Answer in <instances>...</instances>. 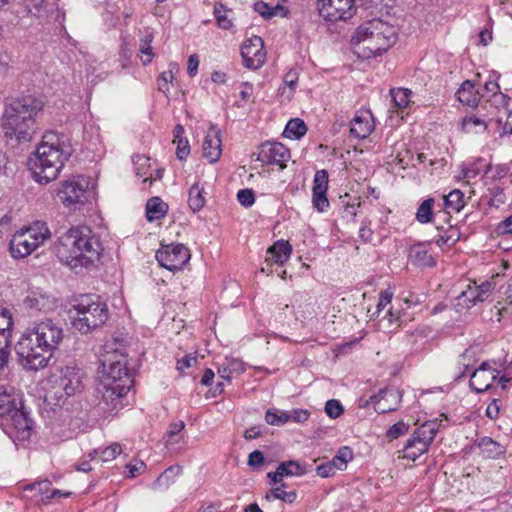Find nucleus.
Here are the masks:
<instances>
[{
    "label": "nucleus",
    "instance_id": "nucleus-19",
    "mask_svg": "<svg viewBox=\"0 0 512 512\" xmlns=\"http://www.w3.org/2000/svg\"><path fill=\"white\" fill-rule=\"evenodd\" d=\"M496 378L497 372L483 363L472 373L469 385L476 393H482L492 386Z\"/></svg>",
    "mask_w": 512,
    "mask_h": 512
},
{
    "label": "nucleus",
    "instance_id": "nucleus-23",
    "mask_svg": "<svg viewBox=\"0 0 512 512\" xmlns=\"http://www.w3.org/2000/svg\"><path fill=\"white\" fill-rule=\"evenodd\" d=\"M292 247L288 241L278 240L267 250L266 263L283 265L290 258Z\"/></svg>",
    "mask_w": 512,
    "mask_h": 512
},
{
    "label": "nucleus",
    "instance_id": "nucleus-55",
    "mask_svg": "<svg viewBox=\"0 0 512 512\" xmlns=\"http://www.w3.org/2000/svg\"><path fill=\"white\" fill-rule=\"evenodd\" d=\"M495 232L497 235H512V214L497 224Z\"/></svg>",
    "mask_w": 512,
    "mask_h": 512
},
{
    "label": "nucleus",
    "instance_id": "nucleus-47",
    "mask_svg": "<svg viewBox=\"0 0 512 512\" xmlns=\"http://www.w3.org/2000/svg\"><path fill=\"white\" fill-rule=\"evenodd\" d=\"M325 412L330 418L336 419L344 413V408L340 401L330 399L325 404Z\"/></svg>",
    "mask_w": 512,
    "mask_h": 512
},
{
    "label": "nucleus",
    "instance_id": "nucleus-2",
    "mask_svg": "<svg viewBox=\"0 0 512 512\" xmlns=\"http://www.w3.org/2000/svg\"><path fill=\"white\" fill-rule=\"evenodd\" d=\"M127 365V353L122 341L113 339L107 342L102 360L103 376L97 387L102 410L113 412L124 406V398L133 386V377Z\"/></svg>",
    "mask_w": 512,
    "mask_h": 512
},
{
    "label": "nucleus",
    "instance_id": "nucleus-60",
    "mask_svg": "<svg viewBox=\"0 0 512 512\" xmlns=\"http://www.w3.org/2000/svg\"><path fill=\"white\" fill-rule=\"evenodd\" d=\"M264 464V455L261 451L255 450L248 456V465L253 468H258Z\"/></svg>",
    "mask_w": 512,
    "mask_h": 512
},
{
    "label": "nucleus",
    "instance_id": "nucleus-56",
    "mask_svg": "<svg viewBox=\"0 0 512 512\" xmlns=\"http://www.w3.org/2000/svg\"><path fill=\"white\" fill-rule=\"evenodd\" d=\"M336 459L340 460V467H346L347 463L353 459V452L350 447H341L337 454Z\"/></svg>",
    "mask_w": 512,
    "mask_h": 512
},
{
    "label": "nucleus",
    "instance_id": "nucleus-38",
    "mask_svg": "<svg viewBox=\"0 0 512 512\" xmlns=\"http://www.w3.org/2000/svg\"><path fill=\"white\" fill-rule=\"evenodd\" d=\"M488 102L490 103L491 106H494L496 109H504L508 118L511 116L512 99L508 95L502 92L495 93L494 95H490Z\"/></svg>",
    "mask_w": 512,
    "mask_h": 512
},
{
    "label": "nucleus",
    "instance_id": "nucleus-45",
    "mask_svg": "<svg viewBox=\"0 0 512 512\" xmlns=\"http://www.w3.org/2000/svg\"><path fill=\"white\" fill-rule=\"evenodd\" d=\"M11 343V338L0 337V370H2L8 363Z\"/></svg>",
    "mask_w": 512,
    "mask_h": 512
},
{
    "label": "nucleus",
    "instance_id": "nucleus-8",
    "mask_svg": "<svg viewBox=\"0 0 512 512\" xmlns=\"http://www.w3.org/2000/svg\"><path fill=\"white\" fill-rule=\"evenodd\" d=\"M0 417L19 434L18 437H29L33 422L24 410L22 399L13 388L0 386Z\"/></svg>",
    "mask_w": 512,
    "mask_h": 512
},
{
    "label": "nucleus",
    "instance_id": "nucleus-5",
    "mask_svg": "<svg viewBox=\"0 0 512 512\" xmlns=\"http://www.w3.org/2000/svg\"><path fill=\"white\" fill-rule=\"evenodd\" d=\"M43 102L31 95L12 99L2 116V129L7 138L28 142L37 130L36 117Z\"/></svg>",
    "mask_w": 512,
    "mask_h": 512
},
{
    "label": "nucleus",
    "instance_id": "nucleus-61",
    "mask_svg": "<svg viewBox=\"0 0 512 512\" xmlns=\"http://www.w3.org/2000/svg\"><path fill=\"white\" fill-rule=\"evenodd\" d=\"M254 10L265 19H271L273 17V13L270 12V6L263 1L256 2L254 4Z\"/></svg>",
    "mask_w": 512,
    "mask_h": 512
},
{
    "label": "nucleus",
    "instance_id": "nucleus-28",
    "mask_svg": "<svg viewBox=\"0 0 512 512\" xmlns=\"http://www.w3.org/2000/svg\"><path fill=\"white\" fill-rule=\"evenodd\" d=\"M168 205L160 197H152L146 204V217L149 222L159 220L167 214Z\"/></svg>",
    "mask_w": 512,
    "mask_h": 512
},
{
    "label": "nucleus",
    "instance_id": "nucleus-37",
    "mask_svg": "<svg viewBox=\"0 0 512 512\" xmlns=\"http://www.w3.org/2000/svg\"><path fill=\"white\" fill-rule=\"evenodd\" d=\"M13 325L14 321L10 310L0 307V337L12 339Z\"/></svg>",
    "mask_w": 512,
    "mask_h": 512
},
{
    "label": "nucleus",
    "instance_id": "nucleus-20",
    "mask_svg": "<svg viewBox=\"0 0 512 512\" xmlns=\"http://www.w3.org/2000/svg\"><path fill=\"white\" fill-rule=\"evenodd\" d=\"M203 156L210 162L215 163L219 160L222 147L220 131L211 127L203 141Z\"/></svg>",
    "mask_w": 512,
    "mask_h": 512
},
{
    "label": "nucleus",
    "instance_id": "nucleus-11",
    "mask_svg": "<svg viewBox=\"0 0 512 512\" xmlns=\"http://www.w3.org/2000/svg\"><path fill=\"white\" fill-rule=\"evenodd\" d=\"M438 432L436 422H425L418 427L404 446V458L415 461L426 453Z\"/></svg>",
    "mask_w": 512,
    "mask_h": 512
},
{
    "label": "nucleus",
    "instance_id": "nucleus-64",
    "mask_svg": "<svg viewBox=\"0 0 512 512\" xmlns=\"http://www.w3.org/2000/svg\"><path fill=\"white\" fill-rule=\"evenodd\" d=\"M199 66V59L196 54H192L189 56L188 65H187V73L189 76L193 77L196 75Z\"/></svg>",
    "mask_w": 512,
    "mask_h": 512
},
{
    "label": "nucleus",
    "instance_id": "nucleus-53",
    "mask_svg": "<svg viewBox=\"0 0 512 512\" xmlns=\"http://www.w3.org/2000/svg\"><path fill=\"white\" fill-rule=\"evenodd\" d=\"M237 200L244 207H250L255 202L254 193L251 189H241L237 193Z\"/></svg>",
    "mask_w": 512,
    "mask_h": 512
},
{
    "label": "nucleus",
    "instance_id": "nucleus-32",
    "mask_svg": "<svg viewBox=\"0 0 512 512\" xmlns=\"http://www.w3.org/2000/svg\"><path fill=\"white\" fill-rule=\"evenodd\" d=\"M307 132V126L305 122L301 119H291L288 121L283 135L290 139H300L303 137Z\"/></svg>",
    "mask_w": 512,
    "mask_h": 512
},
{
    "label": "nucleus",
    "instance_id": "nucleus-57",
    "mask_svg": "<svg viewBox=\"0 0 512 512\" xmlns=\"http://www.w3.org/2000/svg\"><path fill=\"white\" fill-rule=\"evenodd\" d=\"M177 144L176 156L179 160H184L190 153V146L187 139H180L175 142Z\"/></svg>",
    "mask_w": 512,
    "mask_h": 512
},
{
    "label": "nucleus",
    "instance_id": "nucleus-7",
    "mask_svg": "<svg viewBox=\"0 0 512 512\" xmlns=\"http://www.w3.org/2000/svg\"><path fill=\"white\" fill-rule=\"evenodd\" d=\"M72 326L82 334L103 326L108 320L107 304L96 295H85L73 306Z\"/></svg>",
    "mask_w": 512,
    "mask_h": 512
},
{
    "label": "nucleus",
    "instance_id": "nucleus-50",
    "mask_svg": "<svg viewBox=\"0 0 512 512\" xmlns=\"http://www.w3.org/2000/svg\"><path fill=\"white\" fill-rule=\"evenodd\" d=\"M469 356V352L467 351V349L458 357V360H457V370L458 371H454V379L455 380H460L462 379L463 377H465L466 375V372H467V368H468V363H467V357Z\"/></svg>",
    "mask_w": 512,
    "mask_h": 512
},
{
    "label": "nucleus",
    "instance_id": "nucleus-39",
    "mask_svg": "<svg viewBox=\"0 0 512 512\" xmlns=\"http://www.w3.org/2000/svg\"><path fill=\"white\" fill-rule=\"evenodd\" d=\"M153 41V35L147 34L140 40L139 52L141 54V61L143 65L151 63L153 59V52L151 43Z\"/></svg>",
    "mask_w": 512,
    "mask_h": 512
},
{
    "label": "nucleus",
    "instance_id": "nucleus-26",
    "mask_svg": "<svg viewBox=\"0 0 512 512\" xmlns=\"http://www.w3.org/2000/svg\"><path fill=\"white\" fill-rule=\"evenodd\" d=\"M477 447L480 450V454L484 458L494 459L505 453V448L500 443L494 441L490 437H482L477 443Z\"/></svg>",
    "mask_w": 512,
    "mask_h": 512
},
{
    "label": "nucleus",
    "instance_id": "nucleus-15",
    "mask_svg": "<svg viewBox=\"0 0 512 512\" xmlns=\"http://www.w3.org/2000/svg\"><path fill=\"white\" fill-rule=\"evenodd\" d=\"M241 56L243 65L252 70H257L263 66L266 60V52L261 37L252 36L247 39L241 47Z\"/></svg>",
    "mask_w": 512,
    "mask_h": 512
},
{
    "label": "nucleus",
    "instance_id": "nucleus-33",
    "mask_svg": "<svg viewBox=\"0 0 512 512\" xmlns=\"http://www.w3.org/2000/svg\"><path fill=\"white\" fill-rule=\"evenodd\" d=\"M434 203V198H427L419 205L415 214L416 220L419 223L426 224L432 222Z\"/></svg>",
    "mask_w": 512,
    "mask_h": 512
},
{
    "label": "nucleus",
    "instance_id": "nucleus-31",
    "mask_svg": "<svg viewBox=\"0 0 512 512\" xmlns=\"http://www.w3.org/2000/svg\"><path fill=\"white\" fill-rule=\"evenodd\" d=\"M444 205L449 212H460L465 206L464 194L459 189L452 190L444 196Z\"/></svg>",
    "mask_w": 512,
    "mask_h": 512
},
{
    "label": "nucleus",
    "instance_id": "nucleus-42",
    "mask_svg": "<svg viewBox=\"0 0 512 512\" xmlns=\"http://www.w3.org/2000/svg\"><path fill=\"white\" fill-rule=\"evenodd\" d=\"M265 420L270 425L281 426L289 422L288 411H279L276 409H269L266 412Z\"/></svg>",
    "mask_w": 512,
    "mask_h": 512
},
{
    "label": "nucleus",
    "instance_id": "nucleus-22",
    "mask_svg": "<svg viewBox=\"0 0 512 512\" xmlns=\"http://www.w3.org/2000/svg\"><path fill=\"white\" fill-rule=\"evenodd\" d=\"M491 289L492 285L487 281L478 286H469L466 291L460 294L459 299L466 304L467 308H470L477 302H483L488 297Z\"/></svg>",
    "mask_w": 512,
    "mask_h": 512
},
{
    "label": "nucleus",
    "instance_id": "nucleus-17",
    "mask_svg": "<svg viewBox=\"0 0 512 512\" xmlns=\"http://www.w3.org/2000/svg\"><path fill=\"white\" fill-rule=\"evenodd\" d=\"M401 400L402 392L394 386L381 389L370 397V402L375 404V411L381 414L395 411Z\"/></svg>",
    "mask_w": 512,
    "mask_h": 512
},
{
    "label": "nucleus",
    "instance_id": "nucleus-43",
    "mask_svg": "<svg viewBox=\"0 0 512 512\" xmlns=\"http://www.w3.org/2000/svg\"><path fill=\"white\" fill-rule=\"evenodd\" d=\"M393 298V292L390 289H385L381 291L379 295L378 304L376 307V310L371 314L372 317L379 318L381 315L382 310L391 303V300Z\"/></svg>",
    "mask_w": 512,
    "mask_h": 512
},
{
    "label": "nucleus",
    "instance_id": "nucleus-1",
    "mask_svg": "<svg viewBox=\"0 0 512 512\" xmlns=\"http://www.w3.org/2000/svg\"><path fill=\"white\" fill-rule=\"evenodd\" d=\"M64 338L65 330L59 319L45 317L31 322L16 344L20 364L29 370L46 367Z\"/></svg>",
    "mask_w": 512,
    "mask_h": 512
},
{
    "label": "nucleus",
    "instance_id": "nucleus-58",
    "mask_svg": "<svg viewBox=\"0 0 512 512\" xmlns=\"http://www.w3.org/2000/svg\"><path fill=\"white\" fill-rule=\"evenodd\" d=\"M289 420L295 423H304L308 420L310 413L305 409H295L293 411L288 412Z\"/></svg>",
    "mask_w": 512,
    "mask_h": 512
},
{
    "label": "nucleus",
    "instance_id": "nucleus-21",
    "mask_svg": "<svg viewBox=\"0 0 512 512\" xmlns=\"http://www.w3.org/2000/svg\"><path fill=\"white\" fill-rule=\"evenodd\" d=\"M374 130L372 114L370 111H358L351 121L350 133L359 139L368 137Z\"/></svg>",
    "mask_w": 512,
    "mask_h": 512
},
{
    "label": "nucleus",
    "instance_id": "nucleus-12",
    "mask_svg": "<svg viewBox=\"0 0 512 512\" xmlns=\"http://www.w3.org/2000/svg\"><path fill=\"white\" fill-rule=\"evenodd\" d=\"M88 187V178L79 175L63 181L57 194L65 207L75 210L86 202Z\"/></svg>",
    "mask_w": 512,
    "mask_h": 512
},
{
    "label": "nucleus",
    "instance_id": "nucleus-62",
    "mask_svg": "<svg viewBox=\"0 0 512 512\" xmlns=\"http://www.w3.org/2000/svg\"><path fill=\"white\" fill-rule=\"evenodd\" d=\"M197 362V358L191 355H185L177 361V369L183 372Z\"/></svg>",
    "mask_w": 512,
    "mask_h": 512
},
{
    "label": "nucleus",
    "instance_id": "nucleus-16",
    "mask_svg": "<svg viewBox=\"0 0 512 512\" xmlns=\"http://www.w3.org/2000/svg\"><path fill=\"white\" fill-rule=\"evenodd\" d=\"M291 154L280 142H266L260 145L257 159L263 164L277 165L280 170L286 167Z\"/></svg>",
    "mask_w": 512,
    "mask_h": 512
},
{
    "label": "nucleus",
    "instance_id": "nucleus-36",
    "mask_svg": "<svg viewBox=\"0 0 512 512\" xmlns=\"http://www.w3.org/2000/svg\"><path fill=\"white\" fill-rule=\"evenodd\" d=\"M24 303L27 307L41 311L48 307L49 300L44 294L36 291H31L26 296Z\"/></svg>",
    "mask_w": 512,
    "mask_h": 512
},
{
    "label": "nucleus",
    "instance_id": "nucleus-35",
    "mask_svg": "<svg viewBox=\"0 0 512 512\" xmlns=\"http://www.w3.org/2000/svg\"><path fill=\"white\" fill-rule=\"evenodd\" d=\"M297 498V494L295 491H286L283 490L282 487H273L269 491L266 492L264 499L266 501H272L275 499L282 500L286 503H293Z\"/></svg>",
    "mask_w": 512,
    "mask_h": 512
},
{
    "label": "nucleus",
    "instance_id": "nucleus-59",
    "mask_svg": "<svg viewBox=\"0 0 512 512\" xmlns=\"http://www.w3.org/2000/svg\"><path fill=\"white\" fill-rule=\"evenodd\" d=\"M145 468H146V464L143 461H138L135 464H127L126 465L127 477L128 478H135L140 473H142Z\"/></svg>",
    "mask_w": 512,
    "mask_h": 512
},
{
    "label": "nucleus",
    "instance_id": "nucleus-9",
    "mask_svg": "<svg viewBox=\"0 0 512 512\" xmlns=\"http://www.w3.org/2000/svg\"><path fill=\"white\" fill-rule=\"evenodd\" d=\"M51 232L45 222L36 221L16 232L10 240L9 250L13 258H24L47 241Z\"/></svg>",
    "mask_w": 512,
    "mask_h": 512
},
{
    "label": "nucleus",
    "instance_id": "nucleus-29",
    "mask_svg": "<svg viewBox=\"0 0 512 512\" xmlns=\"http://www.w3.org/2000/svg\"><path fill=\"white\" fill-rule=\"evenodd\" d=\"M204 189L200 184L194 183L188 191V205L192 212H199L205 205Z\"/></svg>",
    "mask_w": 512,
    "mask_h": 512
},
{
    "label": "nucleus",
    "instance_id": "nucleus-52",
    "mask_svg": "<svg viewBox=\"0 0 512 512\" xmlns=\"http://www.w3.org/2000/svg\"><path fill=\"white\" fill-rule=\"evenodd\" d=\"M480 173V170L476 166V164H472L470 166L463 165L460 169L459 175L457 176L458 180H466L468 182L470 179L476 178Z\"/></svg>",
    "mask_w": 512,
    "mask_h": 512
},
{
    "label": "nucleus",
    "instance_id": "nucleus-54",
    "mask_svg": "<svg viewBox=\"0 0 512 512\" xmlns=\"http://www.w3.org/2000/svg\"><path fill=\"white\" fill-rule=\"evenodd\" d=\"M185 424L183 421H178L175 423H172L170 425V429L168 431V444H174L178 442V439L176 437L179 435V433L184 429Z\"/></svg>",
    "mask_w": 512,
    "mask_h": 512
},
{
    "label": "nucleus",
    "instance_id": "nucleus-4",
    "mask_svg": "<svg viewBox=\"0 0 512 512\" xmlns=\"http://www.w3.org/2000/svg\"><path fill=\"white\" fill-rule=\"evenodd\" d=\"M72 153L73 148L64 135L54 132L44 134L34 157L30 159L35 181L47 184L55 180Z\"/></svg>",
    "mask_w": 512,
    "mask_h": 512
},
{
    "label": "nucleus",
    "instance_id": "nucleus-30",
    "mask_svg": "<svg viewBox=\"0 0 512 512\" xmlns=\"http://www.w3.org/2000/svg\"><path fill=\"white\" fill-rule=\"evenodd\" d=\"M462 130L466 133H483L488 128V123L476 115L466 116L461 122Z\"/></svg>",
    "mask_w": 512,
    "mask_h": 512
},
{
    "label": "nucleus",
    "instance_id": "nucleus-14",
    "mask_svg": "<svg viewBox=\"0 0 512 512\" xmlns=\"http://www.w3.org/2000/svg\"><path fill=\"white\" fill-rule=\"evenodd\" d=\"M318 11L327 21H345L356 12L355 0H318Z\"/></svg>",
    "mask_w": 512,
    "mask_h": 512
},
{
    "label": "nucleus",
    "instance_id": "nucleus-24",
    "mask_svg": "<svg viewBox=\"0 0 512 512\" xmlns=\"http://www.w3.org/2000/svg\"><path fill=\"white\" fill-rule=\"evenodd\" d=\"M409 258L413 264L420 267H433L436 264L425 243L412 245L409 249Z\"/></svg>",
    "mask_w": 512,
    "mask_h": 512
},
{
    "label": "nucleus",
    "instance_id": "nucleus-18",
    "mask_svg": "<svg viewBox=\"0 0 512 512\" xmlns=\"http://www.w3.org/2000/svg\"><path fill=\"white\" fill-rule=\"evenodd\" d=\"M328 189V173L326 170H319L314 175L313 189H312V203L313 207L318 212H324L329 207V200L327 198Z\"/></svg>",
    "mask_w": 512,
    "mask_h": 512
},
{
    "label": "nucleus",
    "instance_id": "nucleus-63",
    "mask_svg": "<svg viewBox=\"0 0 512 512\" xmlns=\"http://www.w3.org/2000/svg\"><path fill=\"white\" fill-rule=\"evenodd\" d=\"M316 471L317 474L323 478L333 476L336 472V470L333 468V465L330 464L329 462L317 466Z\"/></svg>",
    "mask_w": 512,
    "mask_h": 512
},
{
    "label": "nucleus",
    "instance_id": "nucleus-48",
    "mask_svg": "<svg viewBox=\"0 0 512 512\" xmlns=\"http://www.w3.org/2000/svg\"><path fill=\"white\" fill-rule=\"evenodd\" d=\"M490 199L488 204L490 206L499 207L501 204H504L506 201V196L504 194L503 188L500 186H494L489 189Z\"/></svg>",
    "mask_w": 512,
    "mask_h": 512
},
{
    "label": "nucleus",
    "instance_id": "nucleus-34",
    "mask_svg": "<svg viewBox=\"0 0 512 512\" xmlns=\"http://www.w3.org/2000/svg\"><path fill=\"white\" fill-rule=\"evenodd\" d=\"M381 329L392 332L400 326V313L390 308L385 315L379 319Z\"/></svg>",
    "mask_w": 512,
    "mask_h": 512
},
{
    "label": "nucleus",
    "instance_id": "nucleus-41",
    "mask_svg": "<svg viewBox=\"0 0 512 512\" xmlns=\"http://www.w3.org/2000/svg\"><path fill=\"white\" fill-rule=\"evenodd\" d=\"M392 100L396 107L405 108L410 103L411 91L406 88H395L390 90Z\"/></svg>",
    "mask_w": 512,
    "mask_h": 512
},
{
    "label": "nucleus",
    "instance_id": "nucleus-46",
    "mask_svg": "<svg viewBox=\"0 0 512 512\" xmlns=\"http://www.w3.org/2000/svg\"><path fill=\"white\" fill-rule=\"evenodd\" d=\"M283 83L285 87L282 89V94L285 93L286 87L290 89V93L287 98H291L292 92L296 89L298 83V72L294 69H290L283 77Z\"/></svg>",
    "mask_w": 512,
    "mask_h": 512
},
{
    "label": "nucleus",
    "instance_id": "nucleus-44",
    "mask_svg": "<svg viewBox=\"0 0 512 512\" xmlns=\"http://www.w3.org/2000/svg\"><path fill=\"white\" fill-rule=\"evenodd\" d=\"M213 13L220 28L227 30L232 27V21L228 19L222 4H216Z\"/></svg>",
    "mask_w": 512,
    "mask_h": 512
},
{
    "label": "nucleus",
    "instance_id": "nucleus-10",
    "mask_svg": "<svg viewBox=\"0 0 512 512\" xmlns=\"http://www.w3.org/2000/svg\"><path fill=\"white\" fill-rule=\"evenodd\" d=\"M84 373L77 367L66 366L52 377V393L58 402L80 394L84 389Z\"/></svg>",
    "mask_w": 512,
    "mask_h": 512
},
{
    "label": "nucleus",
    "instance_id": "nucleus-3",
    "mask_svg": "<svg viewBox=\"0 0 512 512\" xmlns=\"http://www.w3.org/2000/svg\"><path fill=\"white\" fill-rule=\"evenodd\" d=\"M55 248L59 260L73 270L88 267L100 256V243L87 226L71 227L61 233Z\"/></svg>",
    "mask_w": 512,
    "mask_h": 512
},
{
    "label": "nucleus",
    "instance_id": "nucleus-13",
    "mask_svg": "<svg viewBox=\"0 0 512 512\" xmlns=\"http://www.w3.org/2000/svg\"><path fill=\"white\" fill-rule=\"evenodd\" d=\"M190 257L189 249L183 244L165 245L156 252L159 265L169 271L181 269L190 260Z\"/></svg>",
    "mask_w": 512,
    "mask_h": 512
},
{
    "label": "nucleus",
    "instance_id": "nucleus-6",
    "mask_svg": "<svg viewBox=\"0 0 512 512\" xmlns=\"http://www.w3.org/2000/svg\"><path fill=\"white\" fill-rule=\"evenodd\" d=\"M397 29L394 25L375 18L362 23L352 38V44L363 58L381 55L397 41Z\"/></svg>",
    "mask_w": 512,
    "mask_h": 512
},
{
    "label": "nucleus",
    "instance_id": "nucleus-49",
    "mask_svg": "<svg viewBox=\"0 0 512 512\" xmlns=\"http://www.w3.org/2000/svg\"><path fill=\"white\" fill-rule=\"evenodd\" d=\"M409 430V425L403 421H399L392 425L386 433L389 440L397 439L398 437L405 435Z\"/></svg>",
    "mask_w": 512,
    "mask_h": 512
},
{
    "label": "nucleus",
    "instance_id": "nucleus-25",
    "mask_svg": "<svg viewBox=\"0 0 512 512\" xmlns=\"http://www.w3.org/2000/svg\"><path fill=\"white\" fill-rule=\"evenodd\" d=\"M459 102L469 107H476L480 102V94L475 90L474 83L470 80L464 81L456 92Z\"/></svg>",
    "mask_w": 512,
    "mask_h": 512
},
{
    "label": "nucleus",
    "instance_id": "nucleus-51",
    "mask_svg": "<svg viewBox=\"0 0 512 512\" xmlns=\"http://www.w3.org/2000/svg\"><path fill=\"white\" fill-rule=\"evenodd\" d=\"M122 452L120 444L113 443L101 451L100 458L107 462L115 459Z\"/></svg>",
    "mask_w": 512,
    "mask_h": 512
},
{
    "label": "nucleus",
    "instance_id": "nucleus-40",
    "mask_svg": "<svg viewBox=\"0 0 512 512\" xmlns=\"http://www.w3.org/2000/svg\"><path fill=\"white\" fill-rule=\"evenodd\" d=\"M277 468L282 479L286 476H299L304 474L300 464L293 460L281 462Z\"/></svg>",
    "mask_w": 512,
    "mask_h": 512
},
{
    "label": "nucleus",
    "instance_id": "nucleus-27",
    "mask_svg": "<svg viewBox=\"0 0 512 512\" xmlns=\"http://www.w3.org/2000/svg\"><path fill=\"white\" fill-rule=\"evenodd\" d=\"M181 472H182V467L179 465H173V466L168 467L153 482L152 489H154V490L168 489L175 482L176 478L181 474Z\"/></svg>",
    "mask_w": 512,
    "mask_h": 512
}]
</instances>
